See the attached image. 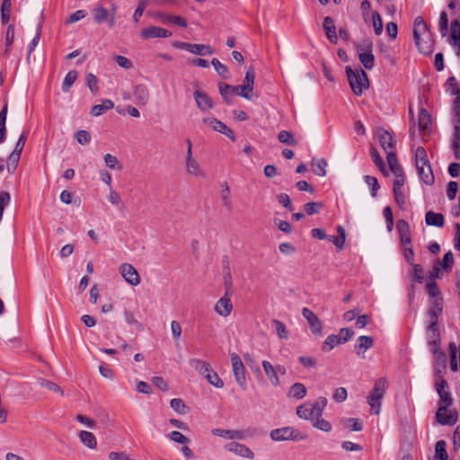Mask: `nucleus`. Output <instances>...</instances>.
Segmentation results:
<instances>
[{"label":"nucleus","mask_w":460,"mask_h":460,"mask_svg":"<svg viewBox=\"0 0 460 460\" xmlns=\"http://www.w3.org/2000/svg\"><path fill=\"white\" fill-rule=\"evenodd\" d=\"M413 38L419 51L424 55H429L433 51V40L427 23L421 16L414 20Z\"/></svg>","instance_id":"nucleus-1"},{"label":"nucleus","mask_w":460,"mask_h":460,"mask_svg":"<svg viewBox=\"0 0 460 460\" xmlns=\"http://www.w3.org/2000/svg\"><path fill=\"white\" fill-rule=\"evenodd\" d=\"M386 378L381 377L377 379L375 383L374 388L367 397V403L374 414H379L381 411L382 400L386 392Z\"/></svg>","instance_id":"nucleus-2"},{"label":"nucleus","mask_w":460,"mask_h":460,"mask_svg":"<svg viewBox=\"0 0 460 460\" xmlns=\"http://www.w3.org/2000/svg\"><path fill=\"white\" fill-rule=\"evenodd\" d=\"M346 74L349 85L356 95H361L363 91L368 88L367 75L361 67L354 71L349 66H347Z\"/></svg>","instance_id":"nucleus-3"},{"label":"nucleus","mask_w":460,"mask_h":460,"mask_svg":"<svg viewBox=\"0 0 460 460\" xmlns=\"http://www.w3.org/2000/svg\"><path fill=\"white\" fill-rule=\"evenodd\" d=\"M357 51L358 53L359 61L365 68L370 70L375 66V58L372 54V42L370 40H364L357 45Z\"/></svg>","instance_id":"nucleus-4"},{"label":"nucleus","mask_w":460,"mask_h":460,"mask_svg":"<svg viewBox=\"0 0 460 460\" xmlns=\"http://www.w3.org/2000/svg\"><path fill=\"white\" fill-rule=\"evenodd\" d=\"M233 373L237 384L243 390H246L245 368L241 358L236 353L231 354Z\"/></svg>","instance_id":"nucleus-5"},{"label":"nucleus","mask_w":460,"mask_h":460,"mask_svg":"<svg viewBox=\"0 0 460 460\" xmlns=\"http://www.w3.org/2000/svg\"><path fill=\"white\" fill-rule=\"evenodd\" d=\"M270 436L274 441L299 440L305 438L297 430L291 427L273 429L270 431Z\"/></svg>","instance_id":"nucleus-6"},{"label":"nucleus","mask_w":460,"mask_h":460,"mask_svg":"<svg viewBox=\"0 0 460 460\" xmlns=\"http://www.w3.org/2000/svg\"><path fill=\"white\" fill-rule=\"evenodd\" d=\"M387 163L390 167V170L395 176L394 187L402 188L404 185L405 178L403 169L397 162L396 155L390 153L389 157H387Z\"/></svg>","instance_id":"nucleus-7"},{"label":"nucleus","mask_w":460,"mask_h":460,"mask_svg":"<svg viewBox=\"0 0 460 460\" xmlns=\"http://www.w3.org/2000/svg\"><path fill=\"white\" fill-rule=\"evenodd\" d=\"M185 167L187 173L190 176L198 178H204L206 176V172L201 168L198 161L193 158L192 152L190 150H187L186 152Z\"/></svg>","instance_id":"nucleus-8"},{"label":"nucleus","mask_w":460,"mask_h":460,"mask_svg":"<svg viewBox=\"0 0 460 460\" xmlns=\"http://www.w3.org/2000/svg\"><path fill=\"white\" fill-rule=\"evenodd\" d=\"M203 123L210 126L215 131L220 132L229 137L232 141H235L234 133L225 123L215 118H204Z\"/></svg>","instance_id":"nucleus-9"},{"label":"nucleus","mask_w":460,"mask_h":460,"mask_svg":"<svg viewBox=\"0 0 460 460\" xmlns=\"http://www.w3.org/2000/svg\"><path fill=\"white\" fill-rule=\"evenodd\" d=\"M119 272L125 281L132 286H137L140 283V277L137 270L129 263H123L119 267Z\"/></svg>","instance_id":"nucleus-10"},{"label":"nucleus","mask_w":460,"mask_h":460,"mask_svg":"<svg viewBox=\"0 0 460 460\" xmlns=\"http://www.w3.org/2000/svg\"><path fill=\"white\" fill-rule=\"evenodd\" d=\"M436 418L442 425H454L457 420L456 411H449L446 405H440L437 411Z\"/></svg>","instance_id":"nucleus-11"},{"label":"nucleus","mask_w":460,"mask_h":460,"mask_svg":"<svg viewBox=\"0 0 460 460\" xmlns=\"http://www.w3.org/2000/svg\"><path fill=\"white\" fill-rule=\"evenodd\" d=\"M378 138L381 146L383 147L384 151L386 153V158L389 157V154L393 153L395 155L394 147H395V141L393 137V136L386 130L380 128L378 130Z\"/></svg>","instance_id":"nucleus-12"},{"label":"nucleus","mask_w":460,"mask_h":460,"mask_svg":"<svg viewBox=\"0 0 460 460\" xmlns=\"http://www.w3.org/2000/svg\"><path fill=\"white\" fill-rule=\"evenodd\" d=\"M296 414L301 419L310 420H314L315 418L321 417L319 415V409L315 408L311 402L299 405L296 408Z\"/></svg>","instance_id":"nucleus-13"},{"label":"nucleus","mask_w":460,"mask_h":460,"mask_svg":"<svg viewBox=\"0 0 460 460\" xmlns=\"http://www.w3.org/2000/svg\"><path fill=\"white\" fill-rule=\"evenodd\" d=\"M302 315L307 320L311 332L314 334H321L323 324L318 316L307 307L302 309Z\"/></svg>","instance_id":"nucleus-14"},{"label":"nucleus","mask_w":460,"mask_h":460,"mask_svg":"<svg viewBox=\"0 0 460 460\" xmlns=\"http://www.w3.org/2000/svg\"><path fill=\"white\" fill-rule=\"evenodd\" d=\"M233 310V304L229 297V293L226 292L225 296H222L215 305V311L217 314L223 317L230 315Z\"/></svg>","instance_id":"nucleus-15"},{"label":"nucleus","mask_w":460,"mask_h":460,"mask_svg":"<svg viewBox=\"0 0 460 460\" xmlns=\"http://www.w3.org/2000/svg\"><path fill=\"white\" fill-rule=\"evenodd\" d=\"M255 79V73L252 67H250L245 75V78L243 84L241 86V93H243V97L251 100L252 95L250 93L253 91V84Z\"/></svg>","instance_id":"nucleus-16"},{"label":"nucleus","mask_w":460,"mask_h":460,"mask_svg":"<svg viewBox=\"0 0 460 460\" xmlns=\"http://www.w3.org/2000/svg\"><path fill=\"white\" fill-rule=\"evenodd\" d=\"M193 95L196 104L201 111H208L214 108L212 99L205 92L196 90Z\"/></svg>","instance_id":"nucleus-17"},{"label":"nucleus","mask_w":460,"mask_h":460,"mask_svg":"<svg viewBox=\"0 0 460 460\" xmlns=\"http://www.w3.org/2000/svg\"><path fill=\"white\" fill-rule=\"evenodd\" d=\"M226 449H227L230 452H233L234 454L242 456L243 458L247 459H253L254 453L245 445L232 442L227 445H226Z\"/></svg>","instance_id":"nucleus-18"},{"label":"nucleus","mask_w":460,"mask_h":460,"mask_svg":"<svg viewBox=\"0 0 460 460\" xmlns=\"http://www.w3.org/2000/svg\"><path fill=\"white\" fill-rule=\"evenodd\" d=\"M374 345V339L371 336L362 335L359 336L357 340V344L355 345L356 353L360 356L362 358H365V352L372 348Z\"/></svg>","instance_id":"nucleus-19"},{"label":"nucleus","mask_w":460,"mask_h":460,"mask_svg":"<svg viewBox=\"0 0 460 460\" xmlns=\"http://www.w3.org/2000/svg\"><path fill=\"white\" fill-rule=\"evenodd\" d=\"M141 36L144 39L168 38L172 36V32L161 27L151 26L144 29L141 31Z\"/></svg>","instance_id":"nucleus-20"},{"label":"nucleus","mask_w":460,"mask_h":460,"mask_svg":"<svg viewBox=\"0 0 460 460\" xmlns=\"http://www.w3.org/2000/svg\"><path fill=\"white\" fill-rule=\"evenodd\" d=\"M219 92L222 97L227 103L231 102L230 98L233 95H239L243 97V93H241V86L240 85H230L227 84L220 83L219 84Z\"/></svg>","instance_id":"nucleus-21"},{"label":"nucleus","mask_w":460,"mask_h":460,"mask_svg":"<svg viewBox=\"0 0 460 460\" xmlns=\"http://www.w3.org/2000/svg\"><path fill=\"white\" fill-rule=\"evenodd\" d=\"M323 27L328 40L332 43L336 44L338 41V36L336 34V27L333 19L330 16L325 17L323 20Z\"/></svg>","instance_id":"nucleus-22"},{"label":"nucleus","mask_w":460,"mask_h":460,"mask_svg":"<svg viewBox=\"0 0 460 460\" xmlns=\"http://www.w3.org/2000/svg\"><path fill=\"white\" fill-rule=\"evenodd\" d=\"M443 311V299H437L432 301V305L428 311L429 323H438V318Z\"/></svg>","instance_id":"nucleus-23"},{"label":"nucleus","mask_w":460,"mask_h":460,"mask_svg":"<svg viewBox=\"0 0 460 460\" xmlns=\"http://www.w3.org/2000/svg\"><path fill=\"white\" fill-rule=\"evenodd\" d=\"M416 167L423 182L427 185H431L434 182V175L429 163L428 162L425 165H417Z\"/></svg>","instance_id":"nucleus-24"},{"label":"nucleus","mask_w":460,"mask_h":460,"mask_svg":"<svg viewBox=\"0 0 460 460\" xmlns=\"http://www.w3.org/2000/svg\"><path fill=\"white\" fill-rule=\"evenodd\" d=\"M425 223L428 226L442 227L445 224V218L441 213H436L430 210L425 215Z\"/></svg>","instance_id":"nucleus-25"},{"label":"nucleus","mask_w":460,"mask_h":460,"mask_svg":"<svg viewBox=\"0 0 460 460\" xmlns=\"http://www.w3.org/2000/svg\"><path fill=\"white\" fill-rule=\"evenodd\" d=\"M134 95L140 105H146L149 100V90L145 84H137L134 89Z\"/></svg>","instance_id":"nucleus-26"},{"label":"nucleus","mask_w":460,"mask_h":460,"mask_svg":"<svg viewBox=\"0 0 460 460\" xmlns=\"http://www.w3.org/2000/svg\"><path fill=\"white\" fill-rule=\"evenodd\" d=\"M213 435L229 439H243V435L240 430H230L223 429H214L212 430Z\"/></svg>","instance_id":"nucleus-27"},{"label":"nucleus","mask_w":460,"mask_h":460,"mask_svg":"<svg viewBox=\"0 0 460 460\" xmlns=\"http://www.w3.org/2000/svg\"><path fill=\"white\" fill-rule=\"evenodd\" d=\"M189 364L193 369L203 376H205L211 369V366L208 362L199 358H190L189 360Z\"/></svg>","instance_id":"nucleus-28"},{"label":"nucleus","mask_w":460,"mask_h":460,"mask_svg":"<svg viewBox=\"0 0 460 460\" xmlns=\"http://www.w3.org/2000/svg\"><path fill=\"white\" fill-rule=\"evenodd\" d=\"M262 367L269 380L273 385H279V379L278 376V370L269 361H262Z\"/></svg>","instance_id":"nucleus-29"},{"label":"nucleus","mask_w":460,"mask_h":460,"mask_svg":"<svg viewBox=\"0 0 460 460\" xmlns=\"http://www.w3.org/2000/svg\"><path fill=\"white\" fill-rule=\"evenodd\" d=\"M79 438L81 442L90 449H94L97 447V440L92 432L82 430L79 432Z\"/></svg>","instance_id":"nucleus-30"},{"label":"nucleus","mask_w":460,"mask_h":460,"mask_svg":"<svg viewBox=\"0 0 460 460\" xmlns=\"http://www.w3.org/2000/svg\"><path fill=\"white\" fill-rule=\"evenodd\" d=\"M447 367V356L445 353H438L435 356L434 364V374L437 376H440L446 370Z\"/></svg>","instance_id":"nucleus-31"},{"label":"nucleus","mask_w":460,"mask_h":460,"mask_svg":"<svg viewBox=\"0 0 460 460\" xmlns=\"http://www.w3.org/2000/svg\"><path fill=\"white\" fill-rule=\"evenodd\" d=\"M189 52L195 54V55H199V56H208V55H212L214 53V49L209 45L191 44L190 43Z\"/></svg>","instance_id":"nucleus-32"},{"label":"nucleus","mask_w":460,"mask_h":460,"mask_svg":"<svg viewBox=\"0 0 460 460\" xmlns=\"http://www.w3.org/2000/svg\"><path fill=\"white\" fill-rule=\"evenodd\" d=\"M113 107V102L109 99H105L101 104H96L92 108L91 114L97 117L102 115L104 111L111 110Z\"/></svg>","instance_id":"nucleus-33"},{"label":"nucleus","mask_w":460,"mask_h":460,"mask_svg":"<svg viewBox=\"0 0 460 460\" xmlns=\"http://www.w3.org/2000/svg\"><path fill=\"white\" fill-rule=\"evenodd\" d=\"M337 232L339 233V236L331 235L328 239L339 249L341 250L344 246L346 240V232L345 229L339 226L337 227Z\"/></svg>","instance_id":"nucleus-34"},{"label":"nucleus","mask_w":460,"mask_h":460,"mask_svg":"<svg viewBox=\"0 0 460 460\" xmlns=\"http://www.w3.org/2000/svg\"><path fill=\"white\" fill-rule=\"evenodd\" d=\"M306 395V388L301 383L294 384L288 392V396L296 399H303Z\"/></svg>","instance_id":"nucleus-35"},{"label":"nucleus","mask_w":460,"mask_h":460,"mask_svg":"<svg viewBox=\"0 0 460 460\" xmlns=\"http://www.w3.org/2000/svg\"><path fill=\"white\" fill-rule=\"evenodd\" d=\"M221 199L223 202V206L228 210L231 211L233 208L232 201L230 199V190L227 182L224 181L221 184Z\"/></svg>","instance_id":"nucleus-36"},{"label":"nucleus","mask_w":460,"mask_h":460,"mask_svg":"<svg viewBox=\"0 0 460 460\" xmlns=\"http://www.w3.org/2000/svg\"><path fill=\"white\" fill-rule=\"evenodd\" d=\"M326 167L327 162L323 158L313 160L312 162V171L315 175L324 176L326 174Z\"/></svg>","instance_id":"nucleus-37"},{"label":"nucleus","mask_w":460,"mask_h":460,"mask_svg":"<svg viewBox=\"0 0 460 460\" xmlns=\"http://www.w3.org/2000/svg\"><path fill=\"white\" fill-rule=\"evenodd\" d=\"M435 457L438 460H447V443L444 440H438L436 443Z\"/></svg>","instance_id":"nucleus-38"},{"label":"nucleus","mask_w":460,"mask_h":460,"mask_svg":"<svg viewBox=\"0 0 460 460\" xmlns=\"http://www.w3.org/2000/svg\"><path fill=\"white\" fill-rule=\"evenodd\" d=\"M431 122L430 114L425 109H420L419 112L418 124L421 130L427 129Z\"/></svg>","instance_id":"nucleus-39"},{"label":"nucleus","mask_w":460,"mask_h":460,"mask_svg":"<svg viewBox=\"0 0 460 460\" xmlns=\"http://www.w3.org/2000/svg\"><path fill=\"white\" fill-rule=\"evenodd\" d=\"M212 66H214L217 73L224 79H228L230 77V73L226 66L222 64L217 58H213L211 61Z\"/></svg>","instance_id":"nucleus-40"},{"label":"nucleus","mask_w":460,"mask_h":460,"mask_svg":"<svg viewBox=\"0 0 460 460\" xmlns=\"http://www.w3.org/2000/svg\"><path fill=\"white\" fill-rule=\"evenodd\" d=\"M204 377L207 379V381L212 385L213 386L217 387V388H222L224 386V382L223 380L219 377V376L214 372L212 370V368L210 369L209 372H208Z\"/></svg>","instance_id":"nucleus-41"},{"label":"nucleus","mask_w":460,"mask_h":460,"mask_svg":"<svg viewBox=\"0 0 460 460\" xmlns=\"http://www.w3.org/2000/svg\"><path fill=\"white\" fill-rule=\"evenodd\" d=\"M11 9H12V1L11 0H4L2 6H1V22L4 24L7 23L10 20Z\"/></svg>","instance_id":"nucleus-42"},{"label":"nucleus","mask_w":460,"mask_h":460,"mask_svg":"<svg viewBox=\"0 0 460 460\" xmlns=\"http://www.w3.org/2000/svg\"><path fill=\"white\" fill-rule=\"evenodd\" d=\"M427 292L429 297L433 298V300L442 299L441 293L437 283L433 280H430L426 285Z\"/></svg>","instance_id":"nucleus-43"},{"label":"nucleus","mask_w":460,"mask_h":460,"mask_svg":"<svg viewBox=\"0 0 460 460\" xmlns=\"http://www.w3.org/2000/svg\"><path fill=\"white\" fill-rule=\"evenodd\" d=\"M7 109V103H4V107L0 111V143L3 142L5 137Z\"/></svg>","instance_id":"nucleus-44"},{"label":"nucleus","mask_w":460,"mask_h":460,"mask_svg":"<svg viewBox=\"0 0 460 460\" xmlns=\"http://www.w3.org/2000/svg\"><path fill=\"white\" fill-rule=\"evenodd\" d=\"M76 78H77V72L75 70L69 71L66 74V75L65 76V79L62 84L63 92H65V93L68 92L70 87L75 82Z\"/></svg>","instance_id":"nucleus-45"},{"label":"nucleus","mask_w":460,"mask_h":460,"mask_svg":"<svg viewBox=\"0 0 460 460\" xmlns=\"http://www.w3.org/2000/svg\"><path fill=\"white\" fill-rule=\"evenodd\" d=\"M370 155L375 164L379 168L381 172L386 174L385 162L383 161L376 147L372 146L370 148Z\"/></svg>","instance_id":"nucleus-46"},{"label":"nucleus","mask_w":460,"mask_h":460,"mask_svg":"<svg viewBox=\"0 0 460 460\" xmlns=\"http://www.w3.org/2000/svg\"><path fill=\"white\" fill-rule=\"evenodd\" d=\"M341 344L339 337L335 334L329 335L323 343L322 349L323 351H331L336 345Z\"/></svg>","instance_id":"nucleus-47"},{"label":"nucleus","mask_w":460,"mask_h":460,"mask_svg":"<svg viewBox=\"0 0 460 460\" xmlns=\"http://www.w3.org/2000/svg\"><path fill=\"white\" fill-rule=\"evenodd\" d=\"M278 139L279 142L289 146H296L297 143L293 134L287 130H281L278 135Z\"/></svg>","instance_id":"nucleus-48"},{"label":"nucleus","mask_w":460,"mask_h":460,"mask_svg":"<svg viewBox=\"0 0 460 460\" xmlns=\"http://www.w3.org/2000/svg\"><path fill=\"white\" fill-rule=\"evenodd\" d=\"M427 332H428V341H440V333L438 331V323H429Z\"/></svg>","instance_id":"nucleus-49"},{"label":"nucleus","mask_w":460,"mask_h":460,"mask_svg":"<svg viewBox=\"0 0 460 460\" xmlns=\"http://www.w3.org/2000/svg\"><path fill=\"white\" fill-rule=\"evenodd\" d=\"M93 19L95 22L102 23L108 19L109 13L107 9L102 6H98L93 9Z\"/></svg>","instance_id":"nucleus-50"},{"label":"nucleus","mask_w":460,"mask_h":460,"mask_svg":"<svg viewBox=\"0 0 460 460\" xmlns=\"http://www.w3.org/2000/svg\"><path fill=\"white\" fill-rule=\"evenodd\" d=\"M272 325L276 328V332L279 339L287 340L288 338V332L286 329L285 324L279 320H272Z\"/></svg>","instance_id":"nucleus-51"},{"label":"nucleus","mask_w":460,"mask_h":460,"mask_svg":"<svg viewBox=\"0 0 460 460\" xmlns=\"http://www.w3.org/2000/svg\"><path fill=\"white\" fill-rule=\"evenodd\" d=\"M429 160L427 158V153L424 147L418 146L415 152V163L417 165H425Z\"/></svg>","instance_id":"nucleus-52"},{"label":"nucleus","mask_w":460,"mask_h":460,"mask_svg":"<svg viewBox=\"0 0 460 460\" xmlns=\"http://www.w3.org/2000/svg\"><path fill=\"white\" fill-rule=\"evenodd\" d=\"M85 84L93 93H96L99 91L98 79L93 74L86 75Z\"/></svg>","instance_id":"nucleus-53"},{"label":"nucleus","mask_w":460,"mask_h":460,"mask_svg":"<svg viewBox=\"0 0 460 460\" xmlns=\"http://www.w3.org/2000/svg\"><path fill=\"white\" fill-rule=\"evenodd\" d=\"M104 159V163H105V165L107 167H109L110 169H113V170H120L121 169V165L119 164L118 159L111 155V154H106L103 157Z\"/></svg>","instance_id":"nucleus-54"},{"label":"nucleus","mask_w":460,"mask_h":460,"mask_svg":"<svg viewBox=\"0 0 460 460\" xmlns=\"http://www.w3.org/2000/svg\"><path fill=\"white\" fill-rule=\"evenodd\" d=\"M40 385L42 386V387H45L47 388L48 390L49 391H52V392H55V393H58L60 395H63L64 394V392L63 390L61 389V387L59 385H58L57 384L49 381V380H47V379H40Z\"/></svg>","instance_id":"nucleus-55"},{"label":"nucleus","mask_w":460,"mask_h":460,"mask_svg":"<svg viewBox=\"0 0 460 460\" xmlns=\"http://www.w3.org/2000/svg\"><path fill=\"white\" fill-rule=\"evenodd\" d=\"M21 155L15 152H13L7 161V170L10 173H13L17 167L18 162L20 160Z\"/></svg>","instance_id":"nucleus-56"},{"label":"nucleus","mask_w":460,"mask_h":460,"mask_svg":"<svg viewBox=\"0 0 460 460\" xmlns=\"http://www.w3.org/2000/svg\"><path fill=\"white\" fill-rule=\"evenodd\" d=\"M365 182L371 188V196L376 197V191L380 188L378 181L376 177L366 175L364 177Z\"/></svg>","instance_id":"nucleus-57"},{"label":"nucleus","mask_w":460,"mask_h":460,"mask_svg":"<svg viewBox=\"0 0 460 460\" xmlns=\"http://www.w3.org/2000/svg\"><path fill=\"white\" fill-rule=\"evenodd\" d=\"M439 31L442 36H446L448 30V19L446 12H441L438 22Z\"/></svg>","instance_id":"nucleus-58"},{"label":"nucleus","mask_w":460,"mask_h":460,"mask_svg":"<svg viewBox=\"0 0 460 460\" xmlns=\"http://www.w3.org/2000/svg\"><path fill=\"white\" fill-rule=\"evenodd\" d=\"M441 267L446 270L449 271L452 269L454 263V255L451 251H448L443 257Z\"/></svg>","instance_id":"nucleus-59"},{"label":"nucleus","mask_w":460,"mask_h":460,"mask_svg":"<svg viewBox=\"0 0 460 460\" xmlns=\"http://www.w3.org/2000/svg\"><path fill=\"white\" fill-rule=\"evenodd\" d=\"M148 4V0H139L137 9L133 14V20L135 22H138L140 17L142 16L145 9L146 8Z\"/></svg>","instance_id":"nucleus-60"},{"label":"nucleus","mask_w":460,"mask_h":460,"mask_svg":"<svg viewBox=\"0 0 460 460\" xmlns=\"http://www.w3.org/2000/svg\"><path fill=\"white\" fill-rule=\"evenodd\" d=\"M171 407L178 413L183 414L186 412V406L183 401L180 398L172 399L170 402Z\"/></svg>","instance_id":"nucleus-61"},{"label":"nucleus","mask_w":460,"mask_h":460,"mask_svg":"<svg viewBox=\"0 0 460 460\" xmlns=\"http://www.w3.org/2000/svg\"><path fill=\"white\" fill-rule=\"evenodd\" d=\"M374 31L376 35H380L383 31V22L380 14L377 12H374L372 14Z\"/></svg>","instance_id":"nucleus-62"},{"label":"nucleus","mask_w":460,"mask_h":460,"mask_svg":"<svg viewBox=\"0 0 460 460\" xmlns=\"http://www.w3.org/2000/svg\"><path fill=\"white\" fill-rule=\"evenodd\" d=\"M454 139H453V148L456 153L460 150V124L454 122Z\"/></svg>","instance_id":"nucleus-63"},{"label":"nucleus","mask_w":460,"mask_h":460,"mask_svg":"<svg viewBox=\"0 0 460 460\" xmlns=\"http://www.w3.org/2000/svg\"><path fill=\"white\" fill-rule=\"evenodd\" d=\"M456 93L458 94L454 102V111L455 118L454 122L460 124V90H456Z\"/></svg>","instance_id":"nucleus-64"}]
</instances>
